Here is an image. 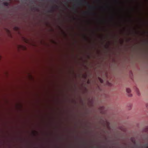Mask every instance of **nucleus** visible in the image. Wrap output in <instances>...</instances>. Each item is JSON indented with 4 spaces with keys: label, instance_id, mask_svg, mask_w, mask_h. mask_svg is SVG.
<instances>
[{
    "label": "nucleus",
    "instance_id": "6",
    "mask_svg": "<svg viewBox=\"0 0 148 148\" xmlns=\"http://www.w3.org/2000/svg\"><path fill=\"white\" fill-rule=\"evenodd\" d=\"M145 147L146 148H148V145L147 144H146L145 145Z\"/></svg>",
    "mask_w": 148,
    "mask_h": 148
},
{
    "label": "nucleus",
    "instance_id": "8",
    "mask_svg": "<svg viewBox=\"0 0 148 148\" xmlns=\"http://www.w3.org/2000/svg\"><path fill=\"white\" fill-rule=\"evenodd\" d=\"M87 13V12H84V14H86Z\"/></svg>",
    "mask_w": 148,
    "mask_h": 148
},
{
    "label": "nucleus",
    "instance_id": "5",
    "mask_svg": "<svg viewBox=\"0 0 148 148\" xmlns=\"http://www.w3.org/2000/svg\"><path fill=\"white\" fill-rule=\"evenodd\" d=\"M99 80L101 83H102L103 82V80L101 78H99Z\"/></svg>",
    "mask_w": 148,
    "mask_h": 148
},
{
    "label": "nucleus",
    "instance_id": "4",
    "mask_svg": "<svg viewBox=\"0 0 148 148\" xmlns=\"http://www.w3.org/2000/svg\"><path fill=\"white\" fill-rule=\"evenodd\" d=\"M53 7H52V9H51L49 11V12H53Z\"/></svg>",
    "mask_w": 148,
    "mask_h": 148
},
{
    "label": "nucleus",
    "instance_id": "7",
    "mask_svg": "<svg viewBox=\"0 0 148 148\" xmlns=\"http://www.w3.org/2000/svg\"><path fill=\"white\" fill-rule=\"evenodd\" d=\"M132 96V95L131 94H130L129 95V97H131Z\"/></svg>",
    "mask_w": 148,
    "mask_h": 148
},
{
    "label": "nucleus",
    "instance_id": "10",
    "mask_svg": "<svg viewBox=\"0 0 148 148\" xmlns=\"http://www.w3.org/2000/svg\"><path fill=\"white\" fill-rule=\"evenodd\" d=\"M72 9L73 10H74V8H72Z\"/></svg>",
    "mask_w": 148,
    "mask_h": 148
},
{
    "label": "nucleus",
    "instance_id": "1",
    "mask_svg": "<svg viewBox=\"0 0 148 148\" xmlns=\"http://www.w3.org/2000/svg\"><path fill=\"white\" fill-rule=\"evenodd\" d=\"M79 1L77 3V4L78 5H81L82 4V3L84 2L85 3L87 4L88 5V6L90 8L94 9L95 8V7L89 5L88 3L85 0H79Z\"/></svg>",
    "mask_w": 148,
    "mask_h": 148
},
{
    "label": "nucleus",
    "instance_id": "9",
    "mask_svg": "<svg viewBox=\"0 0 148 148\" xmlns=\"http://www.w3.org/2000/svg\"><path fill=\"white\" fill-rule=\"evenodd\" d=\"M74 7H76V6H75V5H74Z\"/></svg>",
    "mask_w": 148,
    "mask_h": 148
},
{
    "label": "nucleus",
    "instance_id": "2",
    "mask_svg": "<svg viewBox=\"0 0 148 148\" xmlns=\"http://www.w3.org/2000/svg\"><path fill=\"white\" fill-rule=\"evenodd\" d=\"M3 4L5 6H8L9 5V3L7 2H3Z\"/></svg>",
    "mask_w": 148,
    "mask_h": 148
},
{
    "label": "nucleus",
    "instance_id": "3",
    "mask_svg": "<svg viewBox=\"0 0 148 148\" xmlns=\"http://www.w3.org/2000/svg\"><path fill=\"white\" fill-rule=\"evenodd\" d=\"M126 91L128 93H130L131 92V90L130 88H127L126 89Z\"/></svg>",
    "mask_w": 148,
    "mask_h": 148
}]
</instances>
